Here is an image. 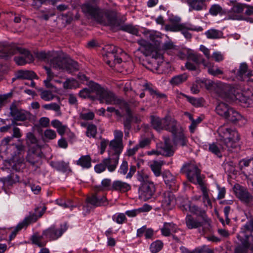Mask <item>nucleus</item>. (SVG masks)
I'll list each match as a JSON object with an SVG mask.
<instances>
[{
	"label": "nucleus",
	"mask_w": 253,
	"mask_h": 253,
	"mask_svg": "<svg viewBox=\"0 0 253 253\" xmlns=\"http://www.w3.org/2000/svg\"><path fill=\"white\" fill-rule=\"evenodd\" d=\"M163 247V243L160 240H157L153 242L150 246V250L152 253H157L160 252Z\"/></svg>",
	"instance_id": "obj_53"
},
{
	"label": "nucleus",
	"mask_w": 253,
	"mask_h": 253,
	"mask_svg": "<svg viewBox=\"0 0 253 253\" xmlns=\"http://www.w3.org/2000/svg\"><path fill=\"white\" fill-rule=\"evenodd\" d=\"M89 88H84L79 92V95L84 98H89L94 100L98 99L100 103L107 104H121L123 100L117 98L111 91L105 89L99 84L89 82Z\"/></svg>",
	"instance_id": "obj_2"
},
{
	"label": "nucleus",
	"mask_w": 253,
	"mask_h": 253,
	"mask_svg": "<svg viewBox=\"0 0 253 253\" xmlns=\"http://www.w3.org/2000/svg\"><path fill=\"white\" fill-rule=\"evenodd\" d=\"M68 228L66 222L60 224L59 227L52 225L43 231V235H44L45 238L49 241H55L60 238Z\"/></svg>",
	"instance_id": "obj_14"
},
{
	"label": "nucleus",
	"mask_w": 253,
	"mask_h": 253,
	"mask_svg": "<svg viewBox=\"0 0 253 253\" xmlns=\"http://www.w3.org/2000/svg\"><path fill=\"white\" fill-rule=\"evenodd\" d=\"M233 190L236 196L242 201L249 203L253 201V197L247 189L239 184L234 185Z\"/></svg>",
	"instance_id": "obj_18"
},
{
	"label": "nucleus",
	"mask_w": 253,
	"mask_h": 253,
	"mask_svg": "<svg viewBox=\"0 0 253 253\" xmlns=\"http://www.w3.org/2000/svg\"><path fill=\"white\" fill-rule=\"evenodd\" d=\"M145 89L149 91L151 95L156 96L158 98H164L166 97V95L164 93H160L158 90L154 89L151 84H146L144 85Z\"/></svg>",
	"instance_id": "obj_48"
},
{
	"label": "nucleus",
	"mask_w": 253,
	"mask_h": 253,
	"mask_svg": "<svg viewBox=\"0 0 253 253\" xmlns=\"http://www.w3.org/2000/svg\"><path fill=\"white\" fill-rule=\"evenodd\" d=\"M163 130L170 132L174 145L184 146L186 145V138L183 133V129L177 121L169 115L164 117Z\"/></svg>",
	"instance_id": "obj_6"
},
{
	"label": "nucleus",
	"mask_w": 253,
	"mask_h": 253,
	"mask_svg": "<svg viewBox=\"0 0 253 253\" xmlns=\"http://www.w3.org/2000/svg\"><path fill=\"white\" fill-rule=\"evenodd\" d=\"M117 54H111V57L108 59H105L106 63L111 67L115 66L116 63H121L122 61V58L117 56Z\"/></svg>",
	"instance_id": "obj_55"
},
{
	"label": "nucleus",
	"mask_w": 253,
	"mask_h": 253,
	"mask_svg": "<svg viewBox=\"0 0 253 253\" xmlns=\"http://www.w3.org/2000/svg\"><path fill=\"white\" fill-rule=\"evenodd\" d=\"M19 181V176L15 173H11L6 177L0 178V182L6 186H12Z\"/></svg>",
	"instance_id": "obj_33"
},
{
	"label": "nucleus",
	"mask_w": 253,
	"mask_h": 253,
	"mask_svg": "<svg viewBox=\"0 0 253 253\" xmlns=\"http://www.w3.org/2000/svg\"><path fill=\"white\" fill-rule=\"evenodd\" d=\"M170 24L166 26L167 29L172 32L180 31V30L183 28L190 29L192 31L201 32L203 28L201 26H196L189 23H180L181 18L177 16H173L169 18Z\"/></svg>",
	"instance_id": "obj_13"
},
{
	"label": "nucleus",
	"mask_w": 253,
	"mask_h": 253,
	"mask_svg": "<svg viewBox=\"0 0 253 253\" xmlns=\"http://www.w3.org/2000/svg\"><path fill=\"white\" fill-rule=\"evenodd\" d=\"M199 185L203 193V199L204 200V202H207L208 205H211V203L209 198L208 192L207 188L204 184V183L203 182L201 183V184H200Z\"/></svg>",
	"instance_id": "obj_56"
},
{
	"label": "nucleus",
	"mask_w": 253,
	"mask_h": 253,
	"mask_svg": "<svg viewBox=\"0 0 253 253\" xmlns=\"http://www.w3.org/2000/svg\"><path fill=\"white\" fill-rule=\"evenodd\" d=\"M236 163L232 161L227 162L224 164V168L225 171L229 173L235 174L236 170L235 169Z\"/></svg>",
	"instance_id": "obj_57"
},
{
	"label": "nucleus",
	"mask_w": 253,
	"mask_h": 253,
	"mask_svg": "<svg viewBox=\"0 0 253 253\" xmlns=\"http://www.w3.org/2000/svg\"><path fill=\"white\" fill-rule=\"evenodd\" d=\"M187 59L196 64L199 67L201 64H202L204 66H208L207 62H206L203 56L199 53H190Z\"/></svg>",
	"instance_id": "obj_35"
},
{
	"label": "nucleus",
	"mask_w": 253,
	"mask_h": 253,
	"mask_svg": "<svg viewBox=\"0 0 253 253\" xmlns=\"http://www.w3.org/2000/svg\"><path fill=\"white\" fill-rule=\"evenodd\" d=\"M123 142L112 140L109 144L108 153L110 156L120 157L123 149Z\"/></svg>",
	"instance_id": "obj_24"
},
{
	"label": "nucleus",
	"mask_w": 253,
	"mask_h": 253,
	"mask_svg": "<svg viewBox=\"0 0 253 253\" xmlns=\"http://www.w3.org/2000/svg\"><path fill=\"white\" fill-rule=\"evenodd\" d=\"M97 133L96 126L93 124H89L87 126L86 134L89 137H95Z\"/></svg>",
	"instance_id": "obj_60"
},
{
	"label": "nucleus",
	"mask_w": 253,
	"mask_h": 253,
	"mask_svg": "<svg viewBox=\"0 0 253 253\" xmlns=\"http://www.w3.org/2000/svg\"><path fill=\"white\" fill-rule=\"evenodd\" d=\"M208 64V66H205V67L208 68V73L213 76H216L219 75L223 74V72L220 70L218 68L215 67L214 68L213 66H211V64L210 63L207 62Z\"/></svg>",
	"instance_id": "obj_59"
},
{
	"label": "nucleus",
	"mask_w": 253,
	"mask_h": 253,
	"mask_svg": "<svg viewBox=\"0 0 253 253\" xmlns=\"http://www.w3.org/2000/svg\"><path fill=\"white\" fill-rule=\"evenodd\" d=\"M215 91L218 96L227 102L238 100L244 107H253V100L242 93L236 92L235 89L229 84H220L217 86Z\"/></svg>",
	"instance_id": "obj_4"
},
{
	"label": "nucleus",
	"mask_w": 253,
	"mask_h": 253,
	"mask_svg": "<svg viewBox=\"0 0 253 253\" xmlns=\"http://www.w3.org/2000/svg\"><path fill=\"white\" fill-rule=\"evenodd\" d=\"M212 229H211V232H207L206 233H202L204 234L205 237L210 242L217 243L220 241V239L213 235Z\"/></svg>",
	"instance_id": "obj_63"
},
{
	"label": "nucleus",
	"mask_w": 253,
	"mask_h": 253,
	"mask_svg": "<svg viewBox=\"0 0 253 253\" xmlns=\"http://www.w3.org/2000/svg\"><path fill=\"white\" fill-rule=\"evenodd\" d=\"M45 207H43L42 209L39 208H36L34 212H30L28 216L25 217L24 219L19 222L14 230L11 232L9 235V239L12 240L15 237L17 233L23 228H26L30 224L35 222L37 220L41 217L45 212Z\"/></svg>",
	"instance_id": "obj_9"
},
{
	"label": "nucleus",
	"mask_w": 253,
	"mask_h": 253,
	"mask_svg": "<svg viewBox=\"0 0 253 253\" xmlns=\"http://www.w3.org/2000/svg\"><path fill=\"white\" fill-rule=\"evenodd\" d=\"M224 118L235 124H238L240 126L244 125L247 122V120L241 114L231 107L227 113L226 116L224 117Z\"/></svg>",
	"instance_id": "obj_21"
},
{
	"label": "nucleus",
	"mask_w": 253,
	"mask_h": 253,
	"mask_svg": "<svg viewBox=\"0 0 253 253\" xmlns=\"http://www.w3.org/2000/svg\"><path fill=\"white\" fill-rule=\"evenodd\" d=\"M119 158L115 156H110L103 160L106 168L110 172H113L116 169L118 163Z\"/></svg>",
	"instance_id": "obj_31"
},
{
	"label": "nucleus",
	"mask_w": 253,
	"mask_h": 253,
	"mask_svg": "<svg viewBox=\"0 0 253 253\" xmlns=\"http://www.w3.org/2000/svg\"><path fill=\"white\" fill-rule=\"evenodd\" d=\"M106 57L107 59L111 57V54H118L121 52V49L118 48L114 45H110L106 46Z\"/></svg>",
	"instance_id": "obj_52"
},
{
	"label": "nucleus",
	"mask_w": 253,
	"mask_h": 253,
	"mask_svg": "<svg viewBox=\"0 0 253 253\" xmlns=\"http://www.w3.org/2000/svg\"><path fill=\"white\" fill-rule=\"evenodd\" d=\"M2 44L3 48L0 50V58L7 59L13 55L19 53L20 55L14 57V61L17 65L22 66L34 61L33 56L28 50L3 43Z\"/></svg>",
	"instance_id": "obj_5"
},
{
	"label": "nucleus",
	"mask_w": 253,
	"mask_h": 253,
	"mask_svg": "<svg viewBox=\"0 0 253 253\" xmlns=\"http://www.w3.org/2000/svg\"><path fill=\"white\" fill-rule=\"evenodd\" d=\"M180 208L183 212L188 211L198 216L194 217L191 214L186 215L185 221L188 229H198L200 233L211 231V220L207 217L205 210L189 200L184 201Z\"/></svg>",
	"instance_id": "obj_1"
},
{
	"label": "nucleus",
	"mask_w": 253,
	"mask_h": 253,
	"mask_svg": "<svg viewBox=\"0 0 253 253\" xmlns=\"http://www.w3.org/2000/svg\"><path fill=\"white\" fill-rule=\"evenodd\" d=\"M50 166L56 170L66 173L71 171L69 163L64 161H53L50 162Z\"/></svg>",
	"instance_id": "obj_29"
},
{
	"label": "nucleus",
	"mask_w": 253,
	"mask_h": 253,
	"mask_svg": "<svg viewBox=\"0 0 253 253\" xmlns=\"http://www.w3.org/2000/svg\"><path fill=\"white\" fill-rule=\"evenodd\" d=\"M182 172L185 173L188 180L195 184H200L203 182L201 170L195 162L186 163L181 169Z\"/></svg>",
	"instance_id": "obj_11"
},
{
	"label": "nucleus",
	"mask_w": 253,
	"mask_h": 253,
	"mask_svg": "<svg viewBox=\"0 0 253 253\" xmlns=\"http://www.w3.org/2000/svg\"><path fill=\"white\" fill-rule=\"evenodd\" d=\"M164 182L167 186L171 191H176L178 184L176 183L175 177L169 171H165L162 173Z\"/></svg>",
	"instance_id": "obj_23"
},
{
	"label": "nucleus",
	"mask_w": 253,
	"mask_h": 253,
	"mask_svg": "<svg viewBox=\"0 0 253 253\" xmlns=\"http://www.w3.org/2000/svg\"><path fill=\"white\" fill-rule=\"evenodd\" d=\"M16 79L31 80L38 79V76L35 72L32 71L19 70L15 74Z\"/></svg>",
	"instance_id": "obj_37"
},
{
	"label": "nucleus",
	"mask_w": 253,
	"mask_h": 253,
	"mask_svg": "<svg viewBox=\"0 0 253 253\" xmlns=\"http://www.w3.org/2000/svg\"><path fill=\"white\" fill-rule=\"evenodd\" d=\"M152 208L150 206L144 204L142 207L138 209L126 211V214L129 217H134L139 213L149 211Z\"/></svg>",
	"instance_id": "obj_42"
},
{
	"label": "nucleus",
	"mask_w": 253,
	"mask_h": 253,
	"mask_svg": "<svg viewBox=\"0 0 253 253\" xmlns=\"http://www.w3.org/2000/svg\"><path fill=\"white\" fill-rule=\"evenodd\" d=\"M97 195L94 194L90 197H87L86 199L87 204L84 205L83 207V209L84 211H86L87 212H89L90 207L88 205L89 204L92 205L94 207H100L101 202H97Z\"/></svg>",
	"instance_id": "obj_43"
},
{
	"label": "nucleus",
	"mask_w": 253,
	"mask_h": 253,
	"mask_svg": "<svg viewBox=\"0 0 253 253\" xmlns=\"http://www.w3.org/2000/svg\"><path fill=\"white\" fill-rule=\"evenodd\" d=\"M218 140L223 142L228 149L237 147L240 140V135L235 129L226 126H220L218 129Z\"/></svg>",
	"instance_id": "obj_7"
},
{
	"label": "nucleus",
	"mask_w": 253,
	"mask_h": 253,
	"mask_svg": "<svg viewBox=\"0 0 253 253\" xmlns=\"http://www.w3.org/2000/svg\"><path fill=\"white\" fill-rule=\"evenodd\" d=\"M165 164L163 161H153L150 165V167L156 176H159L162 174V167Z\"/></svg>",
	"instance_id": "obj_39"
},
{
	"label": "nucleus",
	"mask_w": 253,
	"mask_h": 253,
	"mask_svg": "<svg viewBox=\"0 0 253 253\" xmlns=\"http://www.w3.org/2000/svg\"><path fill=\"white\" fill-rule=\"evenodd\" d=\"M237 78L239 80L245 82H253V74L252 71L248 70L246 63L240 64L237 73Z\"/></svg>",
	"instance_id": "obj_20"
},
{
	"label": "nucleus",
	"mask_w": 253,
	"mask_h": 253,
	"mask_svg": "<svg viewBox=\"0 0 253 253\" xmlns=\"http://www.w3.org/2000/svg\"><path fill=\"white\" fill-rule=\"evenodd\" d=\"M205 34L207 38L210 39H219L223 37V33L221 31L214 29H211L208 30Z\"/></svg>",
	"instance_id": "obj_46"
},
{
	"label": "nucleus",
	"mask_w": 253,
	"mask_h": 253,
	"mask_svg": "<svg viewBox=\"0 0 253 253\" xmlns=\"http://www.w3.org/2000/svg\"><path fill=\"white\" fill-rule=\"evenodd\" d=\"M187 79V76L186 74L178 75L173 77L170 81V83L172 85H177L185 82Z\"/></svg>",
	"instance_id": "obj_50"
},
{
	"label": "nucleus",
	"mask_w": 253,
	"mask_h": 253,
	"mask_svg": "<svg viewBox=\"0 0 253 253\" xmlns=\"http://www.w3.org/2000/svg\"><path fill=\"white\" fill-rule=\"evenodd\" d=\"M44 237V235H43V232L41 235L34 234L31 237V241L33 244L38 246L39 247H43L45 246L47 241H42V239Z\"/></svg>",
	"instance_id": "obj_47"
},
{
	"label": "nucleus",
	"mask_w": 253,
	"mask_h": 253,
	"mask_svg": "<svg viewBox=\"0 0 253 253\" xmlns=\"http://www.w3.org/2000/svg\"><path fill=\"white\" fill-rule=\"evenodd\" d=\"M39 149H29L26 160L27 162L34 166L40 159L39 153L37 152Z\"/></svg>",
	"instance_id": "obj_38"
},
{
	"label": "nucleus",
	"mask_w": 253,
	"mask_h": 253,
	"mask_svg": "<svg viewBox=\"0 0 253 253\" xmlns=\"http://www.w3.org/2000/svg\"><path fill=\"white\" fill-rule=\"evenodd\" d=\"M25 152V146L21 143L18 144H12L8 145V152L6 154L10 153L11 155L13 157V160L10 163L11 169L16 171H20V169L24 167L23 161L20 159H17L15 162V157L23 154Z\"/></svg>",
	"instance_id": "obj_12"
},
{
	"label": "nucleus",
	"mask_w": 253,
	"mask_h": 253,
	"mask_svg": "<svg viewBox=\"0 0 253 253\" xmlns=\"http://www.w3.org/2000/svg\"><path fill=\"white\" fill-rule=\"evenodd\" d=\"M164 143L160 147V153L166 157H171L173 155L174 149L169 137H164Z\"/></svg>",
	"instance_id": "obj_27"
},
{
	"label": "nucleus",
	"mask_w": 253,
	"mask_h": 253,
	"mask_svg": "<svg viewBox=\"0 0 253 253\" xmlns=\"http://www.w3.org/2000/svg\"><path fill=\"white\" fill-rule=\"evenodd\" d=\"M164 118L161 119L156 116H150V122L152 126L157 131H160L163 130L164 125Z\"/></svg>",
	"instance_id": "obj_36"
},
{
	"label": "nucleus",
	"mask_w": 253,
	"mask_h": 253,
	"mask_svg": "<svg viewBox=\"0 0 253 253\" xmlns=\"http://www.w3.org/2000/svg\"><path fill=\"white\" fill-rule=\"evenodd\" d=\"M35 55L39 60L48 63L50 67L53 68V64L57 63V59L60 55L54 51H41L36 52Z\"/></svg>",
	"instance_id": "obj_16"
},
{
	"label": "nucleus",
	"mask_w": 253,
	"mask_h": 253,
	"mask_svg": "<svg viewBox=\"0 0 253 253\" xmlns=\"http://www.w3.org/2000/svg\"><path fill=\"white\" fill-rule=\"evenodd\" d=\"M42 107L46 110H53L55 112H59L60 110V106L55 102L44 104L42 106Z\"/></svg>",
	"instance_id": "obj_64"
},
{
	"label": "nucleus",
	"mask_w": 253,
	"mask_h": 253,
	"mask_svg": "<svg viewBox=\"0 0 253 253\" xmlns=\"http://www.w3.org/2000/svg\"><path fill=\"white\" fill-rule=\"evenodd\" d=\"M76 164L83 169H89L91 167V159L89 155L82 156L76 161Z\"/></svg>",
	"instance_id": "obj_40"
},
{
	"label": "nucleus",
	"mask_w": 253,
	"mask_h": 253,
	"mask_svg": "<svg viewBox=\"0 0 253 253\" xmlns=\"http://www.w3.org/2000/svg\"><path fill=\"white\" fill-rule=\"evenodd\" d=\"M230 107L226 103L221 102L217 105L215 111L218 115L224 118L226 116Z\"/></svg>",
	"instance_id": "obj_44"
},
{
	"label": "nucleus",
	"mask_w": 253,
	"mask_h": 253,
	"mask_svg": "<svg viewBox=\"0 0 253 253\" xmlns=\"http://www.w3.org/2000/svg\"><path fill=\"white\" fill-rule=\"evenodd\" d=\"M241 231H245L247 234L249 235V237L250 236L251 233H248L247 232H253V218L246 223Z\"/></svg>",
	"instance_id": "obj_62"
},
{
	"label": "nucleus",
	"mask_w": 253,
	"mask_h": 253,
	"mask_svg": "<svg viewBox=\"0 0 253 253\" xmlns=\"http://www.w3.org/2000/svg\"><path fill=\"white\" fill-rule=\"evenodd\" d=\"M181 94L185 97L187 101L195 107H200L203 104V100L201 98H196L194 97H191L183 93H181Z\"/></svg>",
	"instance_id": "obj_51"
},
{
	"label": "nucleus",
	"mask_w": 253,
	"mask_h": 253,
	"mask_svg": "<svg viewBox=\"0 0 253 253\" xmlns=\"http://www.w3.org/2000/svg\"><path fill=\"white\" fill-rule=\"evenodd\" d=\"M57 63L53 64V69L65 70L72 73L78 70V64L71 59H67L61 55L57 59Z\"/></svg>",
	"instance_id": "obj_15"
},
{
	"label": "nucleus",
	"mask_w": 253,
	"mask_h": 253,
	"mask_svg": "<svg viewBox=\"0 0 253 253\" xmlns=\"http://www.w3.org/2000/svg\"><path fill=\"white\" fill-rule=\"evenodd\" d=\"M26 141L29 149H40L38 140L32 132H29L27 133Z\"/></svg>",
	"instance_id": "obj_32"
},
{
	"label": "nucleus",
	"mask_w": 253,
	"mask_h": 253,
	"mask_svg": "<svg viewBox=\"0 0 253 253\" xmlns=\"http://www.w3.org/2000/svg\"><path fill=\"white\" fill-rule=\"evenodd\" d=\"M82 11L98 24L106 26L114 10L100 8L95 3L87 1L81 6Z\"/></svg>",
	"instance_id": "obj_3"
},
{
	"label": "nucleus",
	"mask_w": 253,
	"mask_h": 253,
	"mask_svg": "<svg viewBox=\"0 0 253 253\" xmlns=\"http://www.w3.org/2000/svg\"><path fill=\"white\" fill-rule=\"evenodd\" d=\"M209 13L213 15L216 16L217 14H221L223 13V9L219 4H215L212 5L209 9Z\"/></svg>",
	"instance_id": "obj_58"
},
{
	"label": "nucleus",
	"mask_w": 253,
	"mask_h": 253,
	"mask_svg": "<svg viewBox=\"0 0 253 253\" xmlns=\"http://www.w3.org/2000/svg\"><path fill=\"white\" fill-rule=\"evenodd\" d=\"M137 179L140 182L138 189L140 198L144 201L151 199L156 191L154 183L146 174L139 171L137 173Z\"/></svg>",
	"instance_id": "obj_8"
},
{
	"label": "nucleus",
	"mask_w": 253,
	"mask_h": 253,
	"mask_svg": "<svg viewBox=\"0 0 253 253\" xmlns=\"http://www.w3.org/2000/svg\"><path fill=\"white\" fill-rule=\"evenodd\" d=\"M111 180L109 178L103 179L101 181V185L96 187V190L101 191L103 189L111 190L112 186Z\"/></svg>",
	"instance_id": "obj_54"
},
{
	"label": "nucleus",
	"mask_w": 253,
	"mask_h": 253,
	"mask_svg": "<svg viewBox=\"0 0 253 253\" xmlns=\"http://www.w3.org/2000/svg\"><path fill=\"white\" fill-rule=\"evenodd\" d=\"M189 6V11H202L206 9L207 4L205 0H185Z\"/></svg>",
	"instance_id": "obj_28"
},
{
	"label": "nucleus",
	"mask_w": 253,
	"mask_h": 253,
	"mask_svg": "<svg viewBox=\"0 0 253 253\" xmlns=\"http://www.w3.org/2000/svg\"><path fill=\"white\" fill-rule=\"evenodd\" d=\"M241 245H238L235 249V253H247L250 247L249 243V235L245 231H241L237 236Z\"/></svg>",
	"instance_id": "obj_17"
},
{
	"label": "nucleus",
	"mask_w": 253,
	"mask_h": 253,
	"mask_svg": "<svg viewBox=\"0 0 253 253\" xmlns=\"http://www.w3.org/2000/svg\"><path fill=\"white\" fill-rule=\"evenodd\" d=\"M178 230L175 224L172 222H165L161 231L163 236L167 237L170 236L171 233L176 232Z\"/></svg>",
	"instance_id": "obj_34"
},
{
	"label": "nucleus",
	"mask_w": 253,
	"mask_h": 253,
	"mask_svg": "<svg viewBox=\"0 0 253 253\" xmlns=\"http://www.w3.org/2000/svg\"><path fill=\"white\" fill-rule=\"evenodd\" d=\"M126 117L124 120L123 125L124 128L130 129L131 128V122L133 121V114L131 110L128 108H126Z\"/></svg>",
	"instance_id": "obj_45"
},
{
	"label": "nucleus",
	"mask_w": 253,
	"mask_h": 253,
	"mask_svg": "<svg viewBox=\"0 0 253 253\" xmlns=\"http://www.w3.org/2000/svg\"><path fill=\"white\" fill-rule=\"evenodd\" d=\"M10 114L14 122L24 121L30 118V113L24 110L19 109L15 105L12 104L10 107Z\"/></svg>",
	"instance_id": "obj_19"
},
{
	"label": "nucleus",
	"mask_w": 253,
	"mask_h": 253,
	"mask_svg": "<svg viewBox=\"0 0 253 253\" xmlns=\"http://www.w3.org/2000/svg\"><path fill=\"white\" fill-rule=\"evenodd\" d=\"M131 188L130 184L120 180H116L112 182L111 191L119 193H125Z\"/></svg>",
	"instance_id": "obj_25"
},
{
	"label": "nucleus",
	"mask_w": 253,
	"mask_h": 253,
	"mask_svg": "<svg viewBox=\"0 0 253 253\" xmlns=\"http://www.w3.org/2000/svg\"><path fill=\"white\" fill-rule=\"evenodd\" d=\"M13 134L12 136H7L2 139L0 144V151L1 152H8V145L13 137L20 138L21 136L20 130L18 127L12 126Z\"/></svg>",
	"instance_id": "obj_22"
},
{
	"label": "nucleus",
	"mask_w": 253,
	"mask_h": 253,
	"mask_svg": "<svg viewBox=\"0 0 253 253\" xmlns=\"http://www.w3.org/2000/svg\"><path fill=\"white\" fill-rule=\"evenodd\" d=\"M106 26H109L114 30H121L133 35H136L138 33V29L132 24H124V21L119 17L116 10H114Z\"/></svg>",
	"instance_id": "obj_10"
},
{
	"label": "nucleus",
	"mask_w": 253,
	"mask_h": 253,
	"mask_svg": "<svg viewBox=\"0 0 253 253\" xmlns=\"http://www.w3.org/2000/svg\"><path fill=\"white\" fill-rule=\"evenodd\" d=\"M41 98L44 101H49L53 99L54 96L51 91L42 90L40 93Z\"/></svg>",
	"instance_id": "obj_61"
},
{
	"label": "nucleus",
	"mask_w": 253,
	"mask_h": 253,
	"mask_svg": "<svg viewBox=\"0 0 253 253\" xmlns=\"http://www.w3.org/2000/svg\"><path fill=\"white\" fill-rule=\"evenodd\" d=\"M205 149L208 147V150L216 155L219 158L222 157L221 150L223 149V147H221L220 145L219 146L217 143L213 142L209 144L208 145H205Z\"/></svg>",
	"instance_id": "obj_41"
},
{
	"label": "nucleus",
	"mask_w": 253,
	"mask_h": 253,
	"mask_svg": "<svg viewBox=\"0 0 253 253\" xmlns=\"http://www.w3.org/2000/svg\"><path fill=\"white\" fill-rule=\"evenodd\" d=\"M51 125L53 127L57 129L58 133L61 135L64 134L66 129L67 128L66 125H62V123L57 120L52 121Z\"/></svg>",
	"instance_id": "obj_49"
},
{
	"label": "nucleus",
	"mask_w": 253,
	"mask_h": 253,
	"mask_svg": "<svg viewBox=\"0 0 253 253\" xmlns=\"http://www.w3.org/2000/svg\"><path fill=\"white\" fill-rule=\"evenodd\" d=\"M175 204V196L171 192H166L164 194L162 205L164 207L171 209Z\"/></svg>",
	"instance_id": "obj_30"
},
{
	"label": "nucleus",
	"mask_w": 253,
	"mask_h": 253,
	"mask_svg": "<svg viewBox=\"0 0 253 253\" xmlns=\"http://www.w3.org/2000/svg\"><path fill=\"white\" fill-rule=\"evenodd\" d=\"M246 4L237 3L234 4L228 12V18L232 20H242L243 17L238 14L241 13L244 11Z\"/></svg>",
	"instance_id": "obj_26"
}]
</instances>
